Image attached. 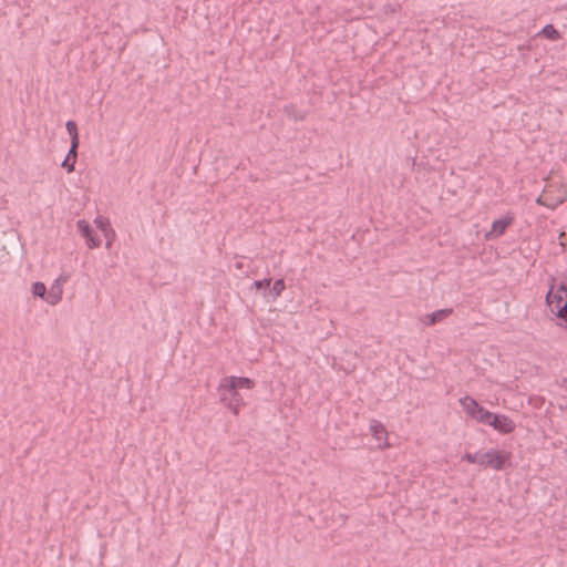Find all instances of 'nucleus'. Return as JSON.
<instances>
[{"label": "nucleus", "instance_id": "obj_8", "mask_svg": "<svg viewBox=\"0 0 567 567\" xmlns=\"http://www.w3.org/2000/svg\"><path fill=\"white\" fill-rule=\"evenodd\" d=\"M369 432L377 443V449L384 451L392 446L389 432L380 421L371 420L369 423Z\"/></svg>", "mask_w": 567, "mask_h": 567}, {"label": "nucleus", "instance_id": "obj_15", "mask_svg": "<svg viewBox=\"0 0 567 567\" xmlns=\"http://www.w3.org/2000/svg\"><path fill=\"white\" fill-rule=\"evenodd\" d=\"M285 281L282 279H278L274 282L271 288V293L274 295V298H278L282 291L285 290Z\"/></svg>", "mask_w": 567, "mask_h": 567}, {"label": "nucleus", "instance_id": "obj_5", "mask_svg": "<svg viewBox=\"0 0 567 567\" xmlns=\"http://www.w3.org/2000/svg\"><path fill=\"white\" fill-rule=\"evenodd\" d=\"M458 403L470 420L483 425L489 412L487 409L470 395L460 398Z\"/></svg>", "mask_w": 567, "mask_h": 567}, {"label": "nucleus", "instance_id": "obj_19", "mask_svg": "<svg viewBox=\"0 0 567 567\" xmlns=\"http://www.w3.org/2000/svg\"><path fill=\"white\" fill-rule=\"evenodd\" d=\"M62 167H64L68 173H72L75 168V162H72V158L66 156V158L62 163Z\"/></svg>", "mask_w": 567, "mask_h": 567}, {"label": "nucleus", "instance_id": "obj_2", "mask_svg": "<svg viewBox=\"0 0 567 567\" xmlns=\"http://www.w3.org/2000/svg\"><path fill=\"white\" fill-rule=\"evenodd\" d=\"M546 303L558 326L567 328V281H553L546 295Z\"/></svg>", "mask_w": 567, "mask_h": 567}, {"label": "nucleus", "instance_id": "obj_20", "mask_svg": "<svg viewBox=\"0 0 567 567\" xmlns=\"http://www.w3.org/2000/svg\"><path fill=\"white\" fill-rule=\"evenodd\" d=\"M270 282H271L270 279L259 280L254 284V287L256 290H259L261 288L269 287Z\"/></svg>", "mask_w": 567, "mask_h": 567}, {"label": "nucleus", "instance_id": "obj_18", "mask_svg": "<svg viewBox=\"0 0 567 567\" xmlns=\"http://www.w3.org/2000/svg\"><path fill=\"white\" fill-rule=\"evenodd\" d=\"M78 147H79V143H75V144L71 143V148L66 155L70 158H72V162H75V163H76V158H78Z\"/></svg>", "mask_w": 567, "mask_h": 567}, {"label": "nucleus", "instance_id": "obj_9", "mask_svg": "<svg viewBox=\"0 0 567 567\" xmlns=\"http://www.w3.org/2000/svg\"><path fill=\"white\" fill-rule=\"evenodd\" d=\"M78 233L85 239V244L90 249L99 248L102 245L101 237L95 233L92 225L85 219L76 221Z\"/></svg>", "mask_w": 567, "mask_h": 567}, {"label": "nucleus", "instance_id": "obj_1", "mask_svg": "<svg viewBox=\"0 0 567 567\" xmlns=\"http://www.w3.org/2000/svg\"><path fill=\"white\" fill-rule=\"evenodd\" d=\"M255 388V381L246 377L228 375L220 380L218 393L221 402L237 415L246 405L240 390H251Z\"/></svg>", "mask_w": 567, "mask_h": 567}, {"label": "nucleus", "instance_id": "obj_16", "mask_svg": "<svg viewBox=\"0 0 567 567\" xmlns=\"http://www.w3.org/2000/svg\"><path fill=\"white\" fill-rule=\"evenodd\" d=\"M481 458V452H475V453H465L463 456H462V460L470 463V464H477L480 465V460Z\"/></svg>", "mask_w": 567, "mask_h": 567}, {"label": "nucleus", "instance_id": "obj_11", "mask_svg": "<svg viewBox=\"0 0 567 567\" xmlns=\"http://www.w3.org/2000/svg\"><path fill=\"white\" fill-rule=\"evenodd\" d=\"M94 226L102 233L105 239L106 248H110L115 240V231L113 230L109 218L99 215L94 219Z\"/></svg>", "mask_w": 567, "mask_h": 567}, {"label": "nucleus", "instance_id": "obj_14", "mask_svg": "<svg viewBox=\"0 0 567 567\" xmlns=\"http://www.w3.org/2000/svg\"><path fill=\"white\" fill-rule=\"evenodd\" d=\"M65 128L71 137V143H80L79 142V131L78 125L73 121H68L65 124Z\"/></svg>", "mask_w": 567, "mask_h": 567}, {"label": "nucleus", "instance_id": "obj_12", "mask_svg": "<svg viewBox=\"0 0 567 567\" xmlns=\"http://www.w3.org/2000/svg\"><path fill=\"white\" fill-rule=\"evenodd\" d=\"M452 313V310L451 309H441V310H437V311H434L432 313H427L425 315L421 321L425 324V326H433L435 324L436 322H441L443 321L444 319H446Z\"/></svg>", "mask_w": 567, "mask_h": 567}, {"label": "nucleus", "instance_id": "obj_6", "mask_svg": "<svg viewBox=\"0 0 567 567\" xmlns=\"http://www.w3.org/2000/svg\"><path fill=\"white\" fill-rule=\"evenodd\" d=\"M509 458L511 454L505 451L489 450L481 452L480 466L502 471L507 466Z\"/></svg>", "mask_w": 567, "mask_h": 567}, {"label": "nucleus", "instance_id": "obj_13", "mask_svg": "<svg viewBox=\"0 0 567 567\" xmlns=\"http://www.w3.org/2000/svg\"><path fill=\"white\" fill-rule=\"evenodd\" d=\"M540 35L551 40V41H556V40H559L561 37H560V33L554 28V25L551 24H547L545 25L542 31L539 32Z\"/></svg>", "mask_w": 567, "mask_h": 567}, {"label": "nucleus", "instance_id": "obj_4", "mask_svg": "<svg viewBox=\"0 0 567 567\" xmlns=\"http://www.w3.org/2000/svg\"><path fill=\"white\" fill-rule=\"evenodd\" d=\"M64 280L61 278L55 279L49 289L41 281H35L31 285V291L34 297L41 298L50 306L58 305L63 298Z\"/></svg>", "mask_w": 567, "mask_h": 567}, {"label": "nucleus", "instance_id": "obj_17", "mask_svg": "<svg viewBox=\"0 0 567 567\" xmlns=\"http://www.w3.org/2000/svg\"><path fill=\"white\" fill-rule=\"evenodd\" d=\"M558 243L563 250L567 251V227L560 233Z\"/></svg>", "mask_w": 567, "mask_h": 567}, {"label": "nucleus", "instance_id": "obj_7", "mask_svg": "<svg viewBox=\"0 0 567 567\" xmlns=\"http://www.w3.org/2000/svg\"><path fill=\"white\" fill-rule=\"evenodd\" d=\"M483 425L491 426L493 430L501 434H511L515 431V422L505 414L488 412V415Z\"/></svg>", "mask_w": 567, "mask_h": 567}, {"label": "nucleus", "instance_id": "obj_10", "mask_svg": "<svg viewBox=\"0 0 567 567\" xmlns=\"http://www.w3.org/2000/svg\"><path fill=\"white\" fill-rule=\"evenodd\" d=\"M514 223V215L506 214L492 223L491 229L485 234V238L496 239L503 236L506 229Z\"/></svg>", "mask_w": 567, "mask_h": 567}, {"label": "nucleus", "instance_id": "obj_3", "mask_svg": "<svg viewBox=\"0 0 567 567\" xmlns=\"http://www.w3.org/2000/svg\"><path fill=\"white\" fill-rule=\"evenodd\" d=\"M567 198V188L560 181L551 179L537 198V204L549 209L557 208Z\"/></svg>", "mask_w": 567, "mask_h": 567}]
</instances>
